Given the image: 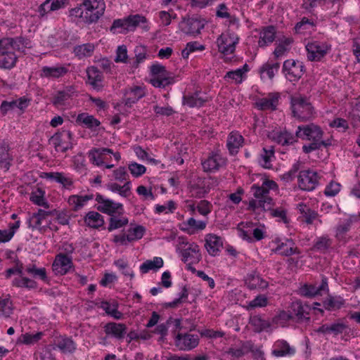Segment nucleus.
Returning <instances> with one entry per match:
<instances>
[{
	"mask_svg": "<svg viewBox=\"0 0 360 360\" xmlns=\"http://www.w3.org/2000/svg\"><path fill=\"white\" fill-rule=\"evenodd\" d=\"M291 109L293 117L300 120H307L314 114V108L309 99L301 96L291 98Z\"/></svg>",
	"mask_w": 360,
	"mask_h": 360,
	"instance_id": "f257e3e1",
	"label": "nucleus"
},
{
	"mask_svg": "<svg viewBox=\"0 0 360 360\" xmlns=\"http://www.w3.org/2000/svg\"><path fill=\"white\" fill-rule=\"evenodd\" d=\"M251 190L256 199L252 200L249 202V207L253 210L261 208L263 210H270L272 207V198L269 196V192L262 185H252Z\"/></svg>",
	"mask_w": 360,
	"mask_h": 360,
	"instance_id": "f03ea898",
	"label": "nucleus"
},
{
	"mask_svg": "<svg viewBox=\"0 0 360 360\" xmlns=\"http://www.w3.org/2000/svg\"><path fill=\"white\" fill-rule=\"evenodd\" d=\"M82 5L85 8V22H96L103 15L105 4L103 0H84Z\"/></svg>",
	"mask_w": 360,
	"mask_h": 360,
	"instance_id": "7ed1b4c3",
	"label": "nucleus"
},
{
	"mask_svg": "<svg viewBox=\"0 0 360 360\" xmlns=\"http://www.w3.org/2000/svg\"><path fill=\"white\" fill-rule=\"evenodd\" d=\"M17 59L10 40L5 38L0 39V68L11 69L15 66Z\"/></svg>",
	"mask_w": 360,
	"mask_h": 360,
	"instance_id": "20e7f679",
	"label": "nucleus"
},
{
	"mask_svg": "<svg viewBox=\"0 0 360 360\" xmlns=\"http://www.w3.org/2000/svg\"><path fill=\"white\" fill-rule=\"evenodd\" d=\"M150 72L154 76L150 79V83L155 87L164 88L174 82V77L167 71L165 67L162 65H153L150 67Z\"/></svg>",
	"mask_w": 360,
	"mask_h": 360,
	"instance_id": "39448f33",
	"label": "nucleus"
},
{
	"mask_svg": "<svg viewBox=\"0 0 360 360\" xmlns=\"http://www.w3.org/2000/svg\"><path fill=\"white\" fill-rule=\"evenodd\" d=\"M282 71L288 80L297 82L304 75L305 68L303 63L300 60L288 59L283 63Z\"/></svg>",
	"mask_w": 360,
	"mask_h": 360,
	"instance_id": "423d86ee",
	"label": "nucleus"
},
{
	"mask_svg": "<svg viewBox=\"0 0 360 360\" xmlns=\"http://www.w3.org/2000/svg\"><path fill=\"white\" fill-rule=\"evenodd\" d=\"M72 134L70 131L63 130L53 135L49 142L54 146L56 151L65 153L72 148Z\"/></svg>",
	"mask_w": 360,
	"mask_h": 360,
	"instance_id": "0eeeda50",
	"label": "nucleus"
},
{
	"mask_svg": "<svg viewBox=\"0 0 360 360\" xmlns=\"http://www.w3.org/2000/svg\"><path fill=\"white\" fill-rule=\"evenodd\" d=\"M96 201L98 202L97 210L110 216L116 214H124L123 205L115 202L101 194L96 195Z\"/></svg>",
	"mask_w": 360,
	"mask_h": 360,
	"instance_id": "6e6552de",
	"label": "nucleus"
},
{
	"mask_svg": "<svg viewBox=\"0 0 360 360\" xmlns=\"http://www.w3.org/2000/svg\"><path fill=\"white\" fill-rule=\"evenodd\" d=\"M216 185H217V181L214 179L198 178L191 184L190 192L193 197L202 198Z\"/></svg>",
	"mask_w": 360,
	"mask_h": 360,
	"instance_id": "1a4fd4ad",
	"label": "nucleus"
},
{
	"mask_svg": "<svg viewBox=\"0 0 360 360\" xmlns=\"http://www.w3.org/2000/svg\"><path fill=\"white\" fill-rule=\"evenodd\" d=\"M238 40L239 38L233 32L222 33L217 40L219 51L225 55L233 53Z\"/></svg>",
	"mask_w": 360,
	"mask_h": 360,
	"instance_id": "9d476101",
	"label": "nucleus"
},
{
	"mask_svg": "<svg viewBox=\"0 0 360 360\" xmlns=\"http://www.w3.org/2000/svg\"><path fill=\"white\" fill-rule=\"evenodd\" d=\"M312 309L318 310L321 313L323 312V309L316 307H311L306 302H303L300 300L292 302L290 307V311L292 315V319H296L298 321H304L310 319L309 316Z\"/></svg>",
	"mask_w": 360,
	"mask_h": 360,
	"instance_id": "9b49d317",
	"label": "nucleus"
},
{
	"mask_svg": "<svg viewBox=\"0 0 360 360\" xmlns=\"http://www.w3.org/2000/svg\"><path fill=\"white\" fill-rule=\"evenodd\" d=\"M330 46L325 42L311 41L306 45L307 59L310 61H319L330 51Z\"/></svg>",
	"mask_w": 360,
	"mask_h": 360,
	"instance_id": "f8f14e48",
	"label": "nucleus"
},
{
	"mask_svg": "<svg viewBox=\"0 0 360 360\" xmlns=\"http://www.w3.org/2000/svg\"><path fill=\"white\" fill-rule=\"evenodd\" d=\"M323 131L314 124L299 126L296 131L297 138L312 141H323Z\"/></svg>",
	"mask_w": 360,
	"mask_h": 360,
	"instance_id": "ddd939ff",
	"label": "nucleus"
},
{
	"mask_svg": "<svg viewBox=\"0 0 360 360\" xmlns=\"http://www.w3.org/2000/svg\"><path fill=\"white\" fill-rule=\"evenodd\" d=\"M298 186L304 191L314 190L319 183L318 174L311 170L301 171L298 175Z\"/></svg>",
	"mask_w": 360,
	"mask_h": 360,
	"instance_id": "4468645a",
	"label": "nucleus"
},
{
	"mask_svg": "<svg viewBox=\"0 0 360 360\" xmlns=\"http://www.w3.org/2000/svg\"><path fill=\"white\" fill-rule=\"evenodd\" d=\"M73 267L72 257L66 254H58L52 264L53 271L56 275H65Z\"/></svg>",
	"mask_w": 360,
	"mask_h": 360,
	"instance_id": "2eb2a0df",
	"label": "nucleus"
},
{
	"mask_svg": "<svg viewBox=\"0 0 360 360\" xmlns=\"http://www.w3.org/2000/svg\"><path fill=\"white\" fill-rule=\"evenodd\" d=\"M198 343V336L194 334L179 333L175 338V345L182 351H190L195 348Z\"/></svg>",
	"mask_w": 360,
	"mask_h": 360,
	"instance_id": "dca6fc26",
	"label": "nucleus"
},
{
	"mask_svg": "<svg viewBox=\"0 0 360 360\" xmlns=\"http://www.w3.org/2000/svg\"><path fill=\"white\" fill-rule=\"evenodd\" d=\"M281 99V94L278 92H271L266 97L258 98L255 103L257 108L261 110L274 111L277 109Z\"/></svg>",
	"mask_w": 360,
	"mask_h": 360,
	"instance_id": "f3484780",
	"label": "nucleus"
},
{
	"mask_svg": "<svg viewBox=\"0 0 360 360\" xmlns=\"http://www.w3.org/2000/svg\"><path fill=\"white\" fill-rule=\"evenodd\" d=\"M348 329V326L345 320L338 319L330 324H323L321 326L317 332L324 335H338L345 333Z\"/></svg>",
	"mask_w": 360,
	"mask_h": 360,
	"instance_id": "a211bd4d",
	"label": "nucleus"
},
{
	"mask_svg": "<svg viewBox=\"0 0 360 360\" xmlns=\"http://www.w3.org/2000/svg\"><path fill=\"white\" fill-rule=\"evenodd\" d=\"M145 89L141 86H132L127 88L124 93V103L125 105L131 107L139 99L145 96Z\"/></svg>",
	"mask_w": 360,
	"mask_h": 360,
	"instance_id": "6ab92c4d",
	"label": "nucleus"
},
{
	"mask_svg": "<svg viewBox=\"0 0 360 360\" xmlns=\"http://www.w3.org/2000/svg\"><path fill=\"white\" fill-rule=\"evenodd\" d=\"M204 27V22L197 18L184 19L181 22V29L186 34L196 35L200 34Z\"/></svg>",
	"mask_w": 360,
	"mask_h": 360,
	"instance_id": "aec40b11",
	"label": "nucleus"
},
{
	"mask_svg": "<svg viewBox=\"0 0 360 360\" xmlns=\"http://www.w3.org/2000/svg\"><path fill=\"white\" fill-rule=\"evenodd\" d=\"M327 291H328V279L325 276H322L321 284L304 285L301 288L302 295L306 297H314Z\"/></svg>",
	"mask_w": 360,
	"mask_h": 360,
	"instance_id": "412c9836",
	"label": "nucleus"
},
{
	"mask_svg": "<svg viewBox=\"0 0 360 360\" xmlns=\"http://www.w3.org/2000/svg\"><path fill=\"white\" fill-rule=\"evenodd\" d=\"M274 242L277 243V246L272 250L275 253H278L282 256H290L300 253V250L295 247V243L291 239H285L284 242L280 239H276Z\"/></svg>",
	"mask_w": 360,
	"mask_h": 360,
	"instance_id": "4be33fe9",
	"label": "nucleus"
},
{
	"mask_svg": "<svg viewBox=\"0 0 360 360\" xmlns=\"http://www.w3.org/2000/svg\"><path fill=\"white\" fill-rule=\"evenodd\" d=\"M41 176L61 184L65 189L70 190L73 186L72 178L62 172H44Z\"/></svg>",
	"mask_w": 360,
	"mask_h": 360,
	"instance_id": "5701e85b",
	"label": "nucleus"
},
{
	"mask_svg": "<svg viewBox=\"0 0 360 360\" xmlns=\"http://www.w3.org/2000/svg\"><path fill=\"white\" fill-rule=\"evenodd\" d=\"M225 165V160L219 153H212L202 162L205 172H214Z\"/></svg>",
	"mask_w": 360,
	"mask_h": 360,
	"instance_id": "b1692460",
	"label": "nucleus"
},
{
	"mask_svg": "<svg viewBox=\"0 0 360 360\" xmlns=\"http://www.w3.org/2000/svg\"><path fill=\"white\" fill-rule=\"evenodd\" d=\"M104 332L109 337L122 340L127 333V326L124 323L110 322L105 325Z\"/></svg>",
	"mask_w": 360,
	"mask_h": 360,
	"instance_id": "393cba45",
	"label": "nucleus"
},
{
	"mask_svg": "<svg viewBox=\"0 0 360 360\" xmlns=\"http://www.w3.org/2000/svg\"><path fill=\"white\" fill-rule=\"evenodd\" d=\"M205 248L211 256L219 255L223 246V241L221 237L214 234H208L205 237Z\"/></svg>",
	"mask_w": 360,
	"mask_h": 360,
	"instance_id": "a878e982",
	"label": "nucleus"
},
{
	"mask_svg": "<svg viewBox=\"0 0 360 360\" xmlns=\"http://www.w3.org/2000/svg\"><path fill=\"white\" fill-rule=\"evenodd\" d=\"M68 72V69L62 65L58 66H44L41 68L39 76L41 78L58 79L63 77Z\"/></svg>",
	"mask_w": 360,
	"mask_h": 360,
	"instance_id": "bb28decb",
	"label": "nucleus"
},
{
	"mask_svg": "<svg viewBox=\"0 0 360 360\" xmlns=\"http://www.w3.org/2000/svg\"><path fill=\"white\" fill-rule=\"evenodd\" d=\"M184 262L198 263L201 259L199 246L195 243H190L188 247L182 250L181 252Z\"/></svg>",
	"mask_w": 360,
	"mask_h": 360,
	"instance_id": "cd10ccee",
	"label": "nucleus"
},
{
	"mask_svg": "<svg viewBox=\"0 0 360 360\" xmlns=\"http://www.w3.org/2000/svg\"><path fill=\"white\" fill-rule=\"evenodd\" d=\"M87 82L96 89H100L103 87L102 82L103 75L101 72L95 66H90L87 68Z\"/></svg>",
	"mask_w": 360,
	"mask_h": 360,
	"instance_id": "c85d7f7f",
	"label": "nucleus"
},
{
	"mask_svg": "<svg viewBox=\"0 0 360 360\" xmlns=\"http://www.w3.org/2000/svg\"><path fill=\"white\" fill-rule=\"evenodd\" d=\"M74 92L75 88L72 86H68L63 90L58 91L52 98L53 105L58 108L65 105Z\"/></svg>",
	"mask_w": 360,
	"mask_h": 360,
	"instance_id": "c756f323",
	"label": "nucleus"
},
{
	"mask_svg": "<svg viewBox=\"0 0 360 360\" xmlns=\"http://www.w3.org/2000/svg\"><path fill=\"white\" fill-rule=\"evenodd\" d=\"M271 139L282 146H288L297 141L296 134L293 135L285 129L274 131L271 134Z\"/></svg>",
	"mask_w": 360,
	"mask_h": 360,
	"instance_id": "7c9ffc66",
	"label": "nucleus"
},
{
	"mask_svg": "<svg viewBox=\"0 0 360 360\" xmlns=\"http://www.w3.org/2000/svg\"><path fill=\"white\" fill-rule=\"evenodd\" d=\"M245 282L248 288L250 290L264 289L268 286V282L263 279L260 275L255 271L248 274Z\"/></svg>",
	"mask_w": 360,
	"mask_h": 360,
	"instance_id": "2f4dec72",
	"label": "nucleus"
},
{
	"mask_svg": "<svg viewBox=\"0 0 360 360\" xmlns=\"http://www.w3.org/2000/svg\"><path fill=\"white\" fill-rule=\"evenodd\" d=\"M276 32L274 26L269 25L263 27L259 32V46L265 47L271 44L275 40Z\"/></svg>",
	"mask_w": 360,
	"mask_h": 360,
	"instance_id": "473e14b6",
	"label": "nucleus"
},
{
	"mask_svg": "<svg viewBox=\"0 0 360 360\" xmlns=\"http://www.w3.org/2000/svg\"><path fill=\"white\" fill-rule=\"evenodd\" d=\"M243 137L238 132H231L228 136L226 143L229 153L231 155L237 154L239 148L243 146Z\"/></svg>",
	"mask_w": 360,
	"mask_h": 360,
	"instance_id": "72a5a7b5",
	"label": "nucleus"
},
{
	"mask_svg": "<svg viewBox=\"0 0 360 360\" xmlns=\"http://www.w3.org/2000/svg\"><path fill=\"white\" fill-rule=\"evenodd\" d=\"M127 19V31H134L138 26H140L143 30L148 31L149 26L146 17L136 14L129 15Z\"/></svg>",
	"mask_w": 360,
	"mask_h": 360,
	"instance_id": "f704fd0d",
	"label": "nucleus"
},
{
	"mask_svg": "<svg viewBox=\"0 0 360 360\" xmlns=\"http://www.w3.org/2000/svg\"><path fill=\"white\" fill-rule=\"evenodd\" d=\"M274 158V147H264L259 155L258 162L262 167L265 169H271L272 167L271 162Z\"/></svg>",
	"mask_w": 360,
	"mask_h": 360,
	"instance_id": "c9c22d12",
	"label": "nucleus"
},
{
	"mask_svg": "<svg viewBox=\"0 0 360 360\" xmlns=\"http://www.w3.org/2000/svg\"><path fill=\"white\" fill-rule=\"evenodd\" d=\"M280 63L278 62L267 61L264 63L259 69V73L262 79L268 78L273 79L275 75L278 72Z\"/></svg>",
	"mask_w": 360,
	"mask_h": 360,
	"instance_id": "e433bc0d",
	"label": "nucleus"
},
{
	"mask_svg": "<svg viewBox=\"0 0 360 360\" xmlns=\"http://www.w3.org/2000/svg\"><path fill=\"white\" fill-rule=\"evenodd\" d=\"M134 58L129 61L130 67L133 69L139 68V65L148 57L147 48L144 46H136L134 50Z\"/></svg>",
	"mask_w": 360,
	"mask_h": 360,
	"instance_id": "4c0bfd02",
	"label": "nucleus"
},
{
	"mask_svg": "<svg viewBox=\"0 0 360 360\" xmlns=\"http://www.w3.org/2000/svg\"><path fill=\"white\" fill-rule=\"evenodd\" d=\"M207 101V98L202 96L200 92H195L192 94L184 95L183 97V104L189 108H200Z\"/></svg>",
	"mask_w": 360,
	"mask_h": 360,
	"instance_id": "58836bf2",
	"label": "nucleus"
},
{
	"mask_svg": "<svg viewBox=\"0 0 360 360\" xmlns=\"http://www.w3.org/2000/svg\"><path fill=\"white\" fill-rule=\"evenodd\" d=\"M274 349L272 354L275 356H283L290 355L295 353V349L290 347L289 344L283 340H277L274 345Z\"/></svg>",
	"mask_w": 360,
	"mask_h": 360,
	"instance_id": "ea45409f",
	"label": "nucleus"
},
{
	"mask_svg": "<svg viewBox=\"0 0 360 360\" xmlns=\"http://www.w3.org/2000/svg\"><path fill=\"white\" fill-rule=\"evenodd\" d=\"M84 221L88 226L94 229H98L104 225L103 217L94 211L89 212L86 214Z\"/></svg>",
	"mask_w": 360,
	"mask_h": 360,
	"instance_id": "a19ab883",
	"label": "nucleus"
},
{
	"mask_svg": "<svg viewBox=\"0 0 360 360\" xmlns=\"http://www.w3.org/2000/svg\"><path fill=\"white\" fill-rule=\"evenodd\" d=\"M56 346L63 353H72L76 349V344L71 338L60 337L56 340Z\"/></svg>",
	"mask_w": 360,
	"mask_h": 360,
	"instance_id": "79ce46f5",
	"label": "nucleus"
},
{
	"mask_svg": "<svg viewBox=\"0 0 360 360\" xmlns=\"http://www.w3.org/2000/svg\"><path fill=\"white\" fill-rule=\"evenodd\" d=\"M93 198V195H72L68 198V203L71 206L72 210L78 211L81 210L84 205Z\"/></svg>",
	"mask_w": 360,
	"mask_h": 360,
	"instance_id": "37998d69",
	"label": "nucleus"
},
{
	"mask_svg": "<svg viewBox=\"0 0 360 360\" xmlns=\"http://www.w3.org/2000/svg\"><path fill=\"white\" fill-rule=\"evenodd\" d=\"M297 209L304 218L303 221L307 224H311L317 219L318 213L312 210L309 206L301 202L297 205Z\"/></svg>",
	"mask_w": 360,
	"mask_h": 360,
	"instance_id": "c03bdc74",
	"label": "nucleus"
},
{
	"mask_svg": "<svg viewBox=\"0 0 360 360\" xmlns=\"http://www.w3.org/2000/svg\"><path fill=\"white\" fill-rule=\"evenodd\" d=\"M110 217L109 224L107 228L110 232L125 226L129 222L128 219L123 214H116Z\"/></svg>",
	"mask_w": 360,
	"mask_h": 360,
	"instance_id": "a18cd8bd",
	"label": "nucleus"
},
{
	"mask_svg": "<svg viewBox=\"0 0 360 360\" xmlns=\"http://www.w3.org/2000/svg\"><path fill=\"white\" fill-rule=\"evenodd\" d=\"M250 324L252 326L254 331L256 333L268 330L271 327V323L269 321L265 320L260 316L257 315L250 317Z\"/></svg>",
	"mask_w": 360,
	"mask_h": 360,
	"instance_id": "49530a36",
	"label": "nucleus"
},
{
	"mask_svg": "<svg viewBox=\"0 0 360 360\" xmlns=\"http://www.w3.org/2000/svg\"><path fill=\"white\" fill-rule=\"evenodd\" d=\"M95 46L93 44L87 43L78 45L74 47L73 53L79 59L91 56L94 51Z\"/></svg>",
	"mask_w": 360,
	"mask_h": 360,
	"instance_id": "de8ad7c7",
	"label": "nucleus"
},
{
	"mask_svg": "<svg viewBox=\"0 0 360 360\" xmlns=\"http://www.w3.org/2000/svg\"><path fill=\"white\" fill-rule=\"evenodd\" d=\"M163 259L161 257H155L153 260H147L140 266V271L142 274H146L150 270L157 271L163 266Z\"/></svg>",
	"mask_w": 360,
	"mask_h": 360,
	"instance_id": "09e8293b",
	"label": "nucleus"
},
{
	"mask_svg": "<svg viewBox=\"0 0 360 360\" xmlns=\"http://www.w3.org/2000/svg\"><path fill=\"white\" fill-rule=\"evenodd\" d=\"M76 122L84 125L89 129H92L98 127L101 122L96 119L93 115H89L87 113H80L77 115Z\"/></svg>",
	"mask_w": 360,
	"mask_h": 360,
	"instance_id": "8fccbe9b",
	"label": "nucleus"
},
{
	"mask_svg": "<svg viewBox=\"0 0 360 360\" xmlns=\"http://www.w3.org/2000/svg\"><path fill=\"white\" fill-rule=\"evenodd\" d=\"M323 304L326 309L334 311L340 309L344 305L345 300L341 297L329 296Z\"/></svg>",
	"mask_w": 360,
	"mask_h": 360,
	"instance_id": "3c124183",
	"label": "nucleus"
},
{
	"mask_svg": "<svg viewBox=\"0 0 360 360\" xmlns=\"http://www.w3.org/2000/svg\"><path fill=\"white\" fill-rule=\"evenodd\" d=\"M5 39L10 40L11 46L13 47V51H15L24 53L25 49L30 48V41L23 37H15V38H5Z\"/></svg>",
	"mask_w": 360,
	"mask_h": 360,
	"instance_id": "603ef678",
	"label": "nucleus"
},
{
	"mask_svg": "<svg viewBox=\"0 0 360 360\" xmlns=\"http://www.w3.org/2000/svg\"><path fill=\"white\" fill-rule=\"evenodd\" d=\"M12 284L13 286L18 288H25L29 290L35 289L37 288V283L36 281L23 276L22 275L18 278H15L12 281Z\"/></svg>",
	"mask_w": 360,
	"mask_h": 360,
	"instance_id": "864d4df0",
	"label": "nucleus"
},
{
	"mask_svg": "<svg viewBox=\"0 0 360 360\" xmlns=\"http://www.w3.org/2000/svg\"><path fill=\"white\" fill-rule=\"evenodd\" d=\"M100 307L103 309L105 313L115 319H121L122 314L117 310V304L114 302L110 304L107 301H103L101 302Z\"/></svg>",
	"mask_w": 360,
	"mask_h": 360,
	"instance_id": "5fc2aeb1",
	"label": "nucleus"
},
{
	"mask_svg": "<svg viewBox=\"0 0 360 360\" xmlns=\"http://www.w3.org/2000/svg\"><path fill=\"white\" fill-rule=\"evenodd\" d=\"M44 194L45 192L42 189L38 188L36 191H34L31 193L30 200L34 204L48 209L49 208L50 205L47 200L45 199Z\"/></svg>",
	"mask_w": 360,
	"mask_h": 360,
	"instance_id": "6e6d98bb",
	"label": "nucleus"
},
{
	"mask_svg": "<svg viewBox=\"0 0 360 360\" xmlns=\"http://www.w3.org/2000/svg\"><path fill=\"white\" fill-rule=\"evenodd\" d=\"M254 224L251 221H242L238 224L237 230L239 231V236L243 240L249 242L252 241V238L250 235L251 229L253 228Z\"/></svg>",
	"mask_w": 360,
	"mask_h": 360,
	"instance_id": "4d7b16f0",
	"label": "nucleus"
},
{
	"mask_svg": "<svg viewBox=\"0 0 360 360\" xmlns=\"http://www.w3.org/2000/svg\"><path fill=\"white\" fill-rule=\"evenodd\" d=\"M130 184L131 182L129 181H127L123 186L116 183H111L107 185V188L112 192L118 191L119 194L122 197H127L130 193Z\"/></svg>",
	"mask_w": 360,
	"mask_h": 360,
	"instance_id": "13d9d810",
	"label": "nucleus"
},
{
	"mask_svg": "<svg viewBox=\"0 0 360 360\" xmlns=\"http://www.w3.org/2000/svg\"><path fill=\"white\" fill-rule=\"evenodd\" d=\"M145 231L146 229L143 226H136L129 229L127 233V241L131 243L141 239L143 236Z\"/></svg>",
	"mask_w": 360,
	"mask_h": 360,
	"instance_id": "bf43d9fd",
	"label": "nucleus"
},
{
	"mask_svg": "<svg viewBox=\"0 0 360 360\" xmlns=\"http://www.w3.org/2000/svg\"><path fill=\"white\" fill-rule=\"evenodd\" d=\"M353 222L352 219L348 218L344 221L341 222L336 228L335 237L339 240H342L345 238V234L349 231L351 228V225Z\"/></svg>",
	"mask_w": 360,
	"mask_h": 360,
	"instance_id": "052dcab7",
	"label": "nucleus"
},
{
	"mask_svg": "<svg viewBox=\"0 0 360 360\" xmlns=\"http://www.w3.org/2000/svg\"><path fill=\"white\" fill-rule=\"evenodd\" d=\"M88 157L91 163L96 166L104 164L105 157L100 148H94L88 153Z\"/></svg>",
	"mask_w": 360,
	"mask_h": 360,
	"instance_id": "680f3d73",
	"label": "nucleus"
},
{
	"mask_svg": "<svg viewBox=\"0 0 360 360\" xmlns=\"http://www.w3.org/2000/svg\"><path fill=\"white\" fill-rule=\"evenodd\" d=\"M291 319H292V315L290 310L288 311L283 310L272 319V323L277 326H284Z\"/></svg>",
	"mask_w": 360,
	"mask_h": 360,
	"instance_id": "e2e57ef3",
	"label": "nucleus"
},
{
	"mask_svg": "<svg viewBox=\"0 0 360 360\" xmlns=\"http://www.w3.org/2000/svg\"><path fill=\"white\" fill-rule=\"evenodd\" d=\"M332 245V240L327 236H321L317 238L314 249L321 252H325Z\"/></svg>",
	"mask_w": 360,
	"mask_h": 360,
	"instance_id": "0e129e2a",
	"label": "nucleus"
},
{
	"mask_svg": "<svg viewBox=\"0 0 360 360\" xmlns=\"http://www.w3.org/2000/svg\"><path fill=\"white\" fill-rule=\"evenodd\" d=\"M13 160V155L10 153V151L0 152V169L7 172Z\"/></svg>",
	"mask_w": 360,
	"mask_h": 360,
	"instance_id": "69168bd1",
	"label": "nucleus"
},
{
	"mask_svg": "<svg viewBox=\"0 0 360 360\" xmlns=\"http://www.w3.org/2000/svg\"><path fill=\"white\" fill-rule=\"evenodd\" d=\"M26 272L32 275L34 278H39L42 281H46L47 278L46 271L45 268H37L34 264H30L26 267Z\"/></svg>",
	"mask_w": 360,
	"mask_h": 360,
	"instance_id": "338daca9",
	"label": "nucleus"
},
{
	"mask_svg": "<svg viewBox=\"0 0 360 360\" xmlns=\"http://www.w3.org/2000/svg\"><path fill=\"white\" fill-rule=\"evenodd\" d=\"M207 223L203 221H197L194 218L191 217L186 221L182 223L184 227L181 229L185 231L189 228L195 230H203L206 227Z\"/></svg>",
	"mask_w": 360,
	"mask_h": 360,
	"instance_id": "774afa93",
	"label": "nucleus"
}]
</instances>
